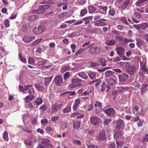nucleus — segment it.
Wrapping results in <instances>:
<instances>
[{
	"label": "nucleus",
	"mask_w": 148,
	"mask_h": 148,
	"mask_svg": "<svg viewBox=\"0 0 148 148\" xmlns=\"http://www.w3.org/2000/svg\"><path fill=\"white\" fill-rule=\"evenodd\" d=\"M90 123L93 125H97L102 122V121L97 116H93L90 117Z\"/></svg>",
	"instance_id": "f257e3e1"
},
{
	"label": "nucleus",
	"mask_w": 148,
	"mask_h": 148,
	"mask_svg": "<svg viewBox=\"0 0 148 148\" xmlns=\"http://www.w3.org/2000/svg\"><path fill=\"white\" fill-rule=\"evenodd\" d=\"M115 124V128L117 130L123 129L125 127L124 122L120 119L116 120Z\"/></svg>",
	"instance_id": "f03ea898"
},
{
	"label": "nucleus",
	"mask_w": 148,
	"mask_h": 148,
	"mask_svg": "<svg viewBox=\"0 0 148 148\" xmlns=\"http://www.w3.org/2000/svg\"><path fill=\"white\" fill-rule=\"evenodd\" d=\"M82 81V80L80 79H72L71 81L72 84L70 85V87H75L81 86L82 85V84L80 83Z\"/></svg>",
	"instance_id": "7ed1b4c3"
},
{
	"label": "nucleus",
	"mask_w": 148,
	"mask_h": 148,
	"mask_svg": "<svg viewBox=\"0 0 148 148\" xmlns=\"http://www.w3.org/2000/svg\"><path fill=\"white\" fill-rule=\"evenodd\" d=\"M45 27L43 25L38 26V27H34L33 31L35 34H40L45 30Z\"/></svg>",
	"instance_id": "20e7f679"
},
{
	"label": "nucleus",
	"mask_w": 148,
	"mask_h": 148,
	"mask_svg": "<svg viewBox=\"0 0 148 148\" xmlns=\"http://www.w3.org/2000/svg\"><path fill=\"white\" fill-rule=\"evenodd\" d=\"M101 48L97 46L90 47L89 49V52L92 54H98L101 51Z\"/></svg>",
	"instance_id": "39448f33"
},
{
	"label": "nucleus",
	"mask_w": 148,
	"mask_h": 148,
	"mask_svg": "<svg viewBox=\"0 0 148 148\" xmlns=\"http://www.w3.org/2000/svg\"><path fill=\"white\" fill-rule=\"evenodd\" d=\"M62 106V104L59 105L57 103L53 104L51 106V112L53 113L57 112L59 110Z\"/></svg>",
	"instance_id": "423d86ee"
},
{
	"label": "nucleus",
	"mask_w": 148,
	"mask_h": 148,
	"mask_svg": "<svg viewBox=\"0 0 148 148\" xmlns=\"http://www.w3.org/2000/svg\"><path fill=\"white\" fill-rule=\"evenodd\" d=\"M54 81L55 83L57 86H60L63 83V78L61 76L57 75L55 77Z\"/></svg>",
	"instance_id": "0eeeda50"
},
{
	"label": "nucleus",
	"mask_w": 148,
	"mask_h": 148,
	"mask_svg": "<svg viewBox=\"0 0 148 148\" xmlns=\"http://www.w3.org/2000/svg\"><path fill=\"white\" fill-rule=\"evenodd\" d=\"M97 138L100 140H105L106 138V132L104 130H102L97 135Z\"/></svg>",
	"instance_id": "6e6552de"
},
{
	"label": "nucleus",
	"mask_w": 148,
	"mask_h": 148,
	"mask_svg": "<svg viewBox=\"0 0 148 148\" xmlns=\"http://www.w3.org/2000/svg\"><path fill=\"white\" fill-rule=\"evenodd\" d=\"M104 112L108 116H112L115 114V111L113 108H110L105 110Z\"/></svg>",
	"instance_id": "1a4fd4ad"
},
{
	"label": "nucleus",
	"mask_w": 148,
	"mask_h": 148,
	"mask_svg": "<svg viewBox=\"0 0 148 148\" xmlns=\"http://www.w3.org/2000/svg\"><path fill=\"white\" fill-rule=\"evenodd\" d=\"M129 75L126 73H123L119 76V81L121 82L125 81L127 79Z\"/></svg>",
	"instance_id": "9d476101"
},
{
	"label": "nucleus",
	"mask_w": 148,
	"mask_h": 148,
	"mask_svg": "<svg viewBox=\"0 0 148 148\" xmlns=\"http://www.w3.org/2000/svg\"><path fill=\"white\" fill-rule=\"evenodd\" d=\"M136 71V68L134 66H130L127 69V72L130 75L135 73Z\"/></svg>",
	"instance_id": "9b49d317"
},
{
	"label": "nucleus",
	"mask_w": 148,
	"mask_h": 148,
	"mask_svg": "<svg viewBox=\"0 0 148 148\" xmlns=\"http://www.w3.org/2000/svg\"><path fill=\"white\" fill-rule=\"evenodd\" d=\"M41 143L46 146L47 148H52V145L50 143V141L46 139H43Z\"/></svg>",
	"instance_id": "f8f14e48"
},
{
	"label": "nucleus",
	"mask_w": 148,
	"mask_h": 148,
	"mask_svg": "<svg viewBox=\"0 0 148 148\" xmlns=\"http://www.w3.org/2000/svg\"><path fill=\"white\" fill-rule=\"evenodd\" d=\"M35 37L33 36H26L23 38V41L29 43L35 39Z\"/></svg>",
	"instance_id": "ddd939ff"
},
{
	"label": "nucleus",
	"mask_w": 148,
	"mask_h": 148,
	"mask_svg": "<svg viewBox=\"0 0 148 148\" xmlns=\"http://www.w3.org/2000/svg\"><path fill=\"white\" fill-rule=\"evenodd\" d=\"M35 98V97L34 94L26 96L24 100H25L26 103H28L34 100Z\"/></svg>",
	"instance_id": "4468645a"
},
{
	"label": "nucleus",
	"mask_w": 148,
	"mask_h": 148,
	"mask_svg": "<svg viewBox=\"0 0 148 148\" xmlns=\"http://www.w3.org/2000/svg\"><path fill=\"white\" fill-rule=\"evenodd\" d=\"M32 86L31 85H26L25 88L26 90H28V92L29 93L30 95L34 94L35 92L34 90L32 88Z\"/></svg>",
	"instance_id": "2eb2a0df"
},
{
	"label": "nucleus",
	"mask_w": 148,
	"mask_h": 148,
	"mask_svg": "<svg viewBox=\"0 0 148 148\" xmlns=\"http://www.w3.org/2000/svg\"><path fill=\"white\" fill-rule=\"evenodd\" d=\"M118 55L119 56H121L122 55H123L125 52L124 49L122 47H118L116 49Z\"/></svg>",
	"instance_id": "dca6fc26"
},
{
	"label": "nucleus",
	"mask_w": 148,
	"mask_h": 148,
	"mask_svg": "<svg viewBox=\"0 0 148 148\" xmlns=\"http://www.w3.org/2000/svg\"><path fill=\"white\" fill-rule=\"evenodd\" d=\"M141 66L140 69L142 72L144 73H146V74L148 73V69L146 66L145 65L143 64V62H140Z\"/></svg>",
	"instance_id": "f3484780"
},
{
	"label": "nucleus",
	"mask_w": 148,
	"mask_h": 148,
	"mask_svg": "<svg viewBox=\"0 0 148 148\" xmlns=\"http://www.w3.org/2000/svg\"><path fill=\"white\" fill-rule=\"evenodd\" d=\"M114 137L115 139L122 138L123 137L122 132L121 131H117L114 134Z\"/></svg>",
	"instance_id": "a211bd4d"
},
{
	"label": "nucleus",
	"mask_w": 148,
	"mask_h": 148,
	"mask_svg": "<svg viewBox=\"0 0 148 148\" xmlns=\"http://www.w3.org/2000/svg\"><path fill=\"white\" fill-rule=\"evenodd\" d=\"M101 91H106L108 92L110 88V87L109 86L106 85L105 83H103Z\"/></svg>",
	"instance_id": "6ab92c4d"
},
{
	"label": "nucleus",
	"mask_w": 148,
	"mask_h": 148,
	"mask_svg": "<svg viewBox=\"0 0 148 148\" xmlns=\"http://www.w3.org/2000/svg\"><path fill=\"white\" fill-rule=\"evenodd\" d=\"M52 78V77H49L45 78V86H48L51 82Z\"/></svg>",
	"instance_id": "aec40b11"
},
{
	"label": "nucleus",
	"mask_w": 148,
	"mask_h": 148,
	"mask_svg": "<svg viewBox=\"0 0 148 148\" xmlns=\"http://www.w3.org/2000/svg\"><path fill=\"white\" fill-rule=\"evenodd\" d=\"M42 7L41 5L40 6L38 9L34 10V12L33 13H36L37 14H40L44 13L45 12V10L43 9H42Z\"/></svg>",
	"instance_id": "412c9836"
},
{
	"label": "nucleus",
	"mask_w": 148,
	"mask_h": 148,
	"mask_svg": "<svg viewBox=\"0 0 148 148\" xmlns=\"http://www.w3.org/2000/svg\"><path fill=\"white\" fill-rule=\"evenodd\" d=\"M130 3L129 0H125V1L123 2L121 6V8L124 10L125 9L128 5Z\"/></svg>",
	"instance_id": "4be33fe9"
},
{
	"label": "nucleus",
	"mask_w": 148,
	"mask_h": 148,
	"mask_svg": "<svg viewBox=\"0 0 148 148\" xmlns=\"http://www.w3.org/2000/svg\"><path fill=\"white\" fill-rule=\"evenodd\" d=\"M88 74L90 78L92 79H94L96 77V73L94 71H89Z\"/></svg>",
	"instance_id": "5701e85b"
},
{
	"label": "nucleus",
	"mask_w": 148,
	"mask_h": 148,
	"mask_svg": "<svg viewBox=\"0 0 148 148\" xmlns=\"http://www.w3.org/2000/svg\"><path fill=\"white\" fill-rule=\"evenodd\" d=\"M147 85H142L141 87V93L144 94L147 91Z\"/></svg>",
	"instance_id": "b1692460"
},
{
	"label": "nucleus",
	"mask_w": 148,
	"mask_h": 148,
	"mask_svg": "<svg viewBox=\"0 0 148 148\" xmlns=\"http://www.w3.org/2000/svg\"><path fill=\"white\" fill-rule=\"evenodd\" d=\"M136 45L138 47L141 46L144 43V42L143 40L138 38L136 39Z\"/></svg>",
	"instance_id": "393cba45"
},
{
	"label": "nucleus",
	"mask_w": 148,
	"mask_h": 148,
	"mask_svg": "<svg viewBox=\"0 0 148 148\" xmlns=\"http://www.w3.org/2000/svg\"><path fill=\"white\" fill-rule=\"evenodd\" d=\"M80 123L79 121H75L73 123V127L75 129H78L80 126Z\"/></svg>",
	"instance_id": "a878e982"
},
{
	"label": "nucleus",
	"mask_w": 148,
	"mask_h": 148,
	"mask_svg": "<svg viewBox=\"0 0 148 148\" xmlns=\"http://www.w3.org/2000/svg\"><path fill=\"white\" fill-rule=\"evenodd\" d=\"M89 13L92 14L96 10V8L93 6H89L88 7Z\"/></svg>",
	"instance_id": "bb28decb"
},
{
	"label": "nucleus",
	"mask_w": 148,
	"mask_h": 148,
	"mask_svg": "<svg viewBox=\"0 0 148 148\" xmlns=\"http://www.w3.org/2000/svg\"><path fill=\"white\" fill-rule=\"evenodd\" d=\"M114 73L112 71L109 70L105 72V75L106 77H108L113 75Z\"/></svg>",
	"instance_id": "cd10ccee"
},
{
	"label": "nucleus",
	"mask_w": 148,
	"mask_h": 148,
	"mask_svg": "<svg viewBox=\"0 0 148 148\" xmlns=\"http://www.w3.org/2000/svg\"><path fill=\"white\" fill-rule=\"evenodd\" d=\"M42 38H40L38 40H36L31 44V46H36L40 42L42 41Z\"/></svg>",
	"instance_id": "c85d7f7f"
},
{
	"label": "nucleus",
	"mask_w": 148,
	"mask_h": 148,
	"mask_svg": "<svg viewBox=\"0 0 148 148\" xmlns=\"http://www.w3.org/2000/svg\"><path fill=\"white\" fill-rule=\"evenodd\" d=\"M148 1V0H138L136 3V5L137 6L140 7L143 5L142 4L144 2Z\"/></svg>",
	"instance_id": "c756f323"
},
{
	"label": "nucleus",
	"mask_w": 148,
	"mask_h": 148,
	"mask_svg": "<svg viewBox=\"0 0 148 148\" xmlns=\"http://www.w3.org/2000/svg\"><path fill=\"white\" fill-rule=\"evenodd\" d=\"M116 42V40H109L106 41V44L107 45L112 46L114 45Z\"/></svg>",
	"instance_id": "7c9ffc66"
},
{
	"label": "nucleus",
	"mask_w": 148,
	"mask_h": 148,
	"mask_svg": "<svg viewBox=\"0 0 148 148\" xmlns=\"http://www.w3.org/2000/svg\"><path fill=\"white\" fill-rule=\"evenodd\" d=\"M34 102L37 105H39L42 103V101L41 98L39 97L36 98L35 101Z\"/></svg>",
	"instance_id": "2f4dec72"
},
{
	"label": "nucleus",
	"mask_w": 148,
	"mask_h": 148,
	"mask_svg": "<svg viewBox=\"0 0 148 148\" xmlns=\"http://www.w3.org/2000/svg\"><path fill=\"white\" fill-rule=\"evenodd\" d=\"M71 110V107L70 105H67L66 107L62 110L64 113L69 112Z\"/></svg>",
	"instance_id": "473e14b6"
},
{
	"label": "nucleus",
	"mask_w": 148,
	"mask_h": 148,
	"mask_svg": "<svg viewBox=\"0 0 148 148\" xmlns=\"http://www.w3.org/2000/svg\"><path fill=\"white\" fill-rule=\"evenodd\" d=\"M108 84L111 86H113L116 83V81L113 78H110L107 81Z\"/></svg>",
	"instance_id": "72a5a7b5"
},
{
	"label": "nucleus",
	"mask_w": 148,
	"mask_h": 148,
	"mask_svg": "<svg viewBox=\"0 0 148 148\" xmlns=\"http://www.w3.org/2000/svg\"><path fill=\"white\" fill-rule=\"evenodd\" d=\"M78 75L80 77H81L85 79H86L88 78V76L85 75L83 72L79 73L78 74Z\"/></svg>",
	"instance_id": "f704fd0d"
},
{
	"label": "nucleus",
	"mask_w": 148,
	"mask_h": 148,
	"mask_svg": "<svg viewBox=\"0 0 148 148\" xmlns=\"http://www.w3.org/2000/svg\"><path fill=\"white\" fill-rule=\"evenodd\" d=\"M18 57L20 58V60L23 62L25 63L26 62L27 60L25 57L22 56L21 55V53L18 55Z\"/></svg>",
	"instance_id": "c9c22d12"
},
{
	"label": "nucleus",
	"mask_w": 148,
	"mask_h": 148,
	"mask_svg": "<svg viewBox=\"0 0 148 148\" xmlns=\"http://www.w3.org/2000/svg\"><path fill=\"white\" fill-rule=\"evenodd\" d=\"M71 74L69 72L65 73L63 75V78L64 80H66L70 76Z\"/></svg>",
	"instance_id": "e433bc0d"
},
{
	"label": "nucleus",
	"mask_w": 148,
	"mask_h": 148,
	"mask_svg": "<svg viewBox=\"0 0 148 148\" xmlns=\"http://www.w3.org/2000/svg\"><path fill=\"white\" fill-rule=\"evenodd\" d=\"M35 86L37 89L40 90H43L44 89V87L41 86L40 84H35Z\"/></svg>",
	"instance_id": "4c0bfd02"
},
{
	"label": "nucleus",
	"mask_w": 148,
	"mask_h": 148,
	"mask_svg": "<svg viewBox=\"0 0 148 148\" xmlns=\"http://www.w3.org/2000/svg\"><path fill=\"white\" fill-rule=\"evenodd\" d=\"M129 87L126 86L125 87L122 86L119 87L118 90L122 92H124L125 90H127L129 89Z\"/></svg>",
	"instance_id": "58836bf2"
},
{
	"label": "nucleus",
	"mask_w": 148,
	"mask_h": 148,
	"mask_svg": "<svg viewBox=\"0 0 148 148\" xmlns=\"http://www.w3.org/2000/svg\"><path fill=\"white\" fill-rule=\"evenodd\" d=\"M38 18V15H32L28 18V19L30 21H32L37 19Z\"/></svg>",
	"instance_id": "ea45409f"
},
{
	"label": "nucleus",
	"mask_w": 148,
	"mask_h": 148,
	"mask_svg": "<svg viewBox=\"0 0 148 148\" xmlns=\"http://www.w3.org/2000/svg\"><path fill=\"white\" fill-rule=\"evenodd\" d=\"M111 121V120L110 119H105L103 122L104 125L105 126H108Z\"/></svg>",
	"instance_id": "a19ab883"
},
{
	"label": "nucleus",
	"mask_w": 148,
	"mask_h": 148,
	"mask_svg": "<svg viewBox=\"0 0 148 148\" xmlns=\"http://www.w3.org/2000/svg\"><path fill=\"white\" fill-rule=\"evenodd\" d=\"M140 25V28L143 29H145L146 28L148 27V23H145Z\"/></svg>",
	"instance_id": "79ce46f5"
},
{
	"label": "nucleus",
	"mask_w": 148,
	"mask_h": 148,
	"mask_svg": "<svg viewBox=\"0 0 148 148\" xmlns=\"http://www.w3.org/2000/svg\"><path fill=\"white\" fill-rule=\"evenodd\" d=\"M66 93H68V95H75L76 94L75 91H66L63 93L61 94V95Z\"/></svg>",
	"instance_id": "37998d69"
},
{
	"label": "nucleus",
	"mask_w": 148,
	"mask_h": 148,
	"mask_svg": "<svg viewBox=\"0 0 148 148\" xmlns=\"http://www.w3.org/2000/svg\"><path fill=\"white\" fill-rule=\"evenodd\" d=\"M3 139L6 141H8V140L9 138L8 134L6 132H4L3 135Z\"/></svg>",
	"instance_id": "c03bdc74"
},
{
	"label": "nucleus",
	"mask_w": 148,
	"mask_h": 148,
	"mask_svg": "<svg viewBox=\"0 0 148 148\" xmlns=\"http://www.w3.org/2000/svg\"><path fill=\"white\" fill-rule=\"evenodd\" d=\"M41 123L43 124V125L45 126L47 124L48 122V121L47 119H44L41 120Z\"/></svg>",
	"instance_id": "a18cd8bd"
},
{
	"label": "nucleus",
	"mask_w": 148,
	"mask_h": 148,
	"mask_svg": "<svg viewBox=\"0 0 148 148\" xmlns=\"http://www.w3.org/2000/svg\"><path fill=\"white\" fill-rule=\"evenodd\" d=\"M41 6L42 7V9H43L45 11L46 10L49 8L51 6L49 5H41Z\"/></svg>",
	"instance_id": "49530a36"
},
{
	"label": "nucleus",
	"mask_w": 148,
	"mask_h": 148,
	"mask_svg": "<svg viewBox=\"0 0 148 148\" xmlns=\"http://www.w3.org/2000/svg\"><path fill=\"white\" fill-rule=\"evenodd\" d=\"M58 119L59 116H54L51 118V121L53 122L58 120Z\"/></svg>",
	"instance_id": "de8ad7c7"
},
{
	"label": "nucleus",
	"mask_w": 148,
	"mask_h": 148,
	"mask_svg": "<svg viewBox=\"0 0 148 148\" xmlns=\"http://www.w3.org/2000/svg\"><path fill=\"white\" fill-rule=\"evenodd\" d=\"M120 60V59L119 58L118 56H117L116 58H112L111 59V61L115 62H117L119 61Z\"/></svg>",
	"instance_id": "09e8293b"
},
{
	"label": "nucleus",
	"mask_w": 148,
	"mask_h": 148,
	"mask_svg": "<svg viewBox=\"0 0 148 148\" xmlns=\"http://www.w3.org/2000/svg\"><path fill=\"white\" fill-rule=\"evenodd\" d=\"M28 63L31 64H33L34 63V59L32 58H30L28 60Z\"/></svg>",
	"instance_id": "8fccbe9b"
},
{
	"label": "nucleus",
	"mask_w": 148,
	"mask_h": 148,
	"mask_svg": "<svg viewBox=\"0 0 148 148\" xmlns=\"http://www.w3.org/2000/svg\"><path fill=\"white\" fill-rule=\"evenodd\" d=\"M134 17L136 18L139 19L141 18L140 14L138 13L135 12L134 14Z\"/></svg>",
	"instance_id": "3c124183"
},
{
	"label": "nucleus",
	"mask_w": 148,
	"mask_h": 148,
	"mask_svg": "<svg viewBox=\"0 0 148 148\" xmlns=\"http://www.w3.org/2000/svg\"><path fill=\"white\" fill-rule=\"evenodd\" d=\"M4 24L7 27H8L10 26L9 21L8 19H6L4 20Z\"/></svg>",
	"instance_id": "603ef678"
},
{
	"label": "nucleus",
	"mask_w": 148,
	"mask_h": 148,
	"mask_svg": "<svg viewBox=\"0 0 148 148\" xmlns=\"http://www.w3.org/2000/svg\"><path fill=\"white\" fill-rule=\"evenodd\" d=\"M87 12V11L86 9H83L80 12L81 15L83 16L85 15Z\"/></svg>",
	"instance_id": "864d4df0"
},
{
	"label": "nucleus",
	"mask_w": 148,
	"mask_h": 148,
	"mask_svg": "<svg viewBox=\"0 0 148 148\" xmlns=\"http://www.w3.org/2000/svg\"><path fill=\"white\" fill-rule=\"evenodd\" d=\"M142 37L147 42H148V34H143L142 35Z\"/></svg>",
	"instance_id": "5fc2aeb1"
},
{
	"label": "nucleus",
	"mask_w": 148,
	"mask_h": 148,
	"mask_svg": "<svg viewBox=\"0 0 148 148\" xmlns=\"http://www.w3.org/2000/svg\"><path fill=\"white\" fill-rule=\"evenodd\" d=\"M26 85H25L24 86V87H23V86L21 85H19L18 86V88L19 89V90H20L21 92H24L25 90H25V87L26 86Z\"/></svg>",
	"instance_id": "6e6d98bb"
},
{
	"label": "nucleus",
	"mask_w": 148,
	"mask_h": 148,
	"mask_svg": "<svg viewBox=\"0 0 148 148\" xmlns=\"http://www.w3.org/2000/svg\"><path fill=\"white\" fill-rule=\"evenodd\" d=\"M116 144L118 147H121L123 145V143L121 141H116Z\"/></svg>",
	"instance_id": "4d7b16f0"
},
{
	"label": "nucleus",
	"mask_w": 148,
	"mask_h": 148,
	"mask_svg": "<svg viewBox=\"0 0 148 148\" xmlns=\"http://www.w3.org/2000/svg\"><path fill=\"white\" fill-rule=\"evenodd\" d=\"M66 15L67 14L66 12H64L59 14L58 15V17L59 18L64 17V16H66Z\"/></svg>",
	"instance_id": "13d9d810"
},
{
	"label": "nucleus",
	"mask_w": 148,
	"mask_h": 148,
	"mask_svg": "<svg viewBox=\"0 0 148 148\" xmlns=\"http://www.w3.org/2000/svg\"><path fill=\"white\" fill-rule=\"evenodd\" d=\"M143 141L146 142L148 141V134H146L143 138Z\"/></svg>",
	"instance_id": "bf43d9fd"
},
{
	"label": "nucleus",
	"mask_w": 148,
	"mask_h": 148,
	"mask_svg": "<svg viewBox=\"0 0 148 148\" xmlns=\"http://www.w3.org/2000/svg\"><path fill=\"white\" fill-rule=\"evenodd\" d=\"M25 143L26 144L31 146L32 145V141L28 139H27L25 141Z\"/></svg>",
	"instance_id": "052dcab7"
},
{
	"label": "nucleus",
	"mask_w": 148,
	"mask_h": 148,
	"mask_svg": "<svg viewBox=\"0 0 148 148\" xmlns=\"http://www.w3.org/2000/svg\"><path fill=\"white\" fill-rule=\"evenodd\" d=\"M94 106L96 107L98 106L99 108H101L102 107V104L99 101H97L96 102V104H95Z\"/></svg>",
	"instance_id": "680f3d73"
},
{
	"label": "nucleus",
	"mask_w": 148,
	"mask_h": 148,
	"mask_svg": "<svg viewBox=\"0 0 148 148\" xmlns=\"http://www.w3.org/2000/svg\"><path fill=\"white\" fill-rule=\"evenodd\" d=\"M79 107V106L77 104H75V103H74L73 109L74 111L76 110Z\"/></svg>",
	"instance_id": "e2e57ef3"
},
{
	"label": "nucleus",
	"mask_w": 148,
	"mask_h": 148,
	"mask_svg": "<svg viewBox=\"0 0 148 148\" xmlns=\"http://www.w3.org/2000/svg\"><path fill=\"white\" fill-rule=\"evenodd\" d=\"M105 25V23L104 22H99L95 23V25L96 26H103Z\"/></svg>",
	"instance_id": "0e129e2a"
},
{
	"label": "nucleus",
	"mask_w": 148,
	"mask_h": 148,
	"mask_svg": "<svg viewBox=\"0 0 148 148\" xmlns=\"http://www.w3.org/2000/svg\"><path fill=\"white\" fill-rule=\"evenodd\" d=\"M73 143L75 144H77L80 145L81 144V141L79 140H75L73 141Z\"/></svg>",
	"instance_id": "69168bd1"
},
{
	"label": "nucleus",
	"mask_w": 148,
	"mask_h": 148,
	"mask_svg": "<svg viewBox=\"0 0 148 148\" xmlns=\"http://www.w3.org/2000/svg\"><path fill=\"white\" fill-rule=\"evenodd\" d=\"M115 13V11L113 9H110L109 12V14L112 16L114 15Z\"/></svg>",
	"instance_id": "338daca9"
},
{
	"label": "nucleus",
	"mask_w": 148,
	"mask_h": 148,
	"mask_svg": "<svg viewBox=\"0 0 148 148\" xmlns=\"http://www.w3.org/2000/svg\"><path fill=\"white\" fill-rule=\"evenodd\" d=\"M93 104L92 103H91V104L89 105L88 106V108L87 109V111H90L91 110L93 109Z\"/></svg>",
	"instance_id": "774afa93"
}]
</instances>
